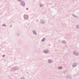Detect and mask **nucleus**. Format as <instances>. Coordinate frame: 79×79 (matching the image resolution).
I'll return each instance as SVG.
<instances>
[{"label": "nucleus", "mask_w": 79, "mask_h": 79, "mask_svg": "<svg viewBox=\"0 0 79 79\" xmlns=\"http://www.w3.org/2000/svg\"><path fill=\"white\" fill-rule=\"evenodd\" d=\"M33 32L34 34H36V32H35V31H33Z\"/></svg>", "instance_id": "f03ea898"}, {"label": "nucleus", "mask_w": 79, "mask_h": 79, "mask_svg": "<svg viewBox=\"0 0 79 79\" xmlns=\"http://www.w3.org/2000/svg\"><path fill=\"white\" fill-rule=\"evenodd\" d=\"M21 0H18V1H20Z\"/></svg>", "instance_id": "9d476101"}, {"label": "nucleus", "mask_w": 79, "mask_h": 79, "mask_svg": "<svg viewBox=\"0 0 79 79\" xmlns=\"http://www.w3.org/2000/svg\"><path fill=\"white\" fill-rule=\"evenodd\" d=\"M3 26H6V25H5V24H3Z\"/></svg>", "instance_id": "0eeeda50"}, {"label": "nucleus", "mask_w": 79, "mask_h": 79, "mask_svg": "<svg viewBox=\"0 0 79 79\" xmlns=\"http://www.w3.org/2000/svg\"><path fill=\"white\" fill-rule=\"evenodd\" d=\"M5 56V55H3L2 56L3 57H4V56Z\"/></svg>", "instance_id": "6e6552de"}, {"label": "nucleus", "mask_w": 79, "mask_h": 79, "mask_svg": "<svg viewBox=\"0 0 79 79\" xmlns=\"http://www.w3.org/2000/svg\"><path fill=\"white\" fill-rule=\"evenodd\" d=\"M22 79H24V78H22Z\"/></svg>", "instance_id": "1a4fd4ad"}, {"label": "nucleus", "mask_w": 79, "mask_h": 79, "mask_svg": "<svg viewBox=\"0 0 79 79\" xmlns=\"http://www.w3.org/2000/svg\"><path fill=\"white\" fill-rule=\"evenodd\" d=\"M48 62H49V63H52V61L51 60H48Z\"/></svg>", "instance_id": "7ed1b4c3"}, {"label": "nucleus", "mask_w": 79, "mask_h": 79, "mask_svg": "<svg viewBox=\"0 0 79 79\" xmlns=\"http://www.w3.org/2000/svg\"><path fill=\"white\" fill-rule=\"evenodd\" d=\"M45 38H44L43 39V40H42V42H44V40H45Z\"/></svg>", "instance_id": "423d86ee"}, {"label": "nucleus", "mask_w": 79, "mask_h": 79, "mask_svg": "<svg viewBox=\"0 0 79 79\" xmlns=\"http://www.w3.org/2000/svg\"><path fill=\"white\" fill-rule=\"evenodd\" d=\"M44 53H47V50H45L44 51Z\"/></svg>", "instance_id": "20e7f679"}, {"label": "nucleus", "mask_w": 79, "mask_h": 79, "mask_svg": "<svg viewBox=\"0 0 79 79\" xmlns=\"http://www.w3.org/2000/svg\"><path fill=\"white\" fill-rule=\"evenodd\" d=\"M61 68H62V67H59V69H61Z\"/></svg>", "instance_id": "39448f33"}, {"label": "nucleus", "mask_w": 79, "mask_h": 79, "mask_svg": "<svg viewBox=\"0 0 79 79\" xmlns=\"http://www.w3.org/2000/svg\"><path fill=\"white\" fill-rule=\"evenodd\" d=\"M24 18H25V19H27L28 18V16L27 15H25L24 16Z\"/></svg>", "instance_id": "f257e3e1"}]
</instances>
